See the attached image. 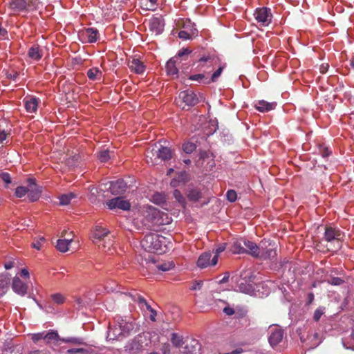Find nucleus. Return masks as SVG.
<instances>
[{
  "mask_svg": "<svg viewBox=\"0 0 354 354\" xmlns=\"http://www.w3.org/2000/svg\"><path fill=\"white\" fill-rule=\"evenodd\" d=\"M276 106V102H268L265 100H259L257 102H256L254 105L256 109H257L260 112L270 111L271 110L274 109Z\"/></svg>",
  "mask_w": 354,
  "mask_h": 354,
  "instance_id": "cd10ccee",
  "label": "nucleus"
},
{
  "mask_svg": "<svg viewBox=\"0 0 354 354\" xmlns=\"http://www.w3.org/2000/svg\"><path fill=\"white\" fill-rule=\"evenodd\" d=\"M87 76L90 80L98 81L102 79V73L97 67H93L88 70Z\"/></svg>",
  "mask_w": 354,
  "mask_h": 354,
  "instance_id": "473e14b6",
  "label": "nucleus"
},
{
  "mask_svg": "<svg viewBox=\"0 0 354 354\" xmlns=\"http://www.w3.org/2000/svg\"><path fill=\"white\" fill-rule=\"evenodd\" d=\"M45 241V238L44 236H41L39 237L38 239H37L36 241H35L32 244V246L37 249V250H40L41 249V244Z\"/></svg>",
  "mask_w": 354,
  "mask_h": 354,
  "instance_id": "5fc2aeb1",
  "label": "nucleus"
},
{
  "mask_svg": "<svg viewBox=\"0 0 354 354\" xmlns=\"http://www.w3.org/2000/svg\"><path fill=\"white\" fill-rule=\"evenodd\" d=\"M171 342L176 347H181L184 344H185L183 337L175 333L171 334Z\"/></svg>",
  "mask_w": 354,
  "mask_h": 354,
  "instance_id": "37998d69",
  "label": "nucleus"
},
{
  "mask_svg": "<svg viewBox=\"0 0 354 354\" xmlns=\"http://www.w3.org/2000/svg\"><path fill=\"white\" fill-rule=\"evenodd\" d=\"M224 67L219 66L218 68L212 75L211 78H209V80H206L207 83L215 82L217 81L218 78L221 76Z\"/></svg>",
  "mask_w": 354,
  "mask_h": 354,
  "instance_id": "de8ad7c7",
  "label": "nucleus"
},
{
  "mask_svg": "<svg viewBox=\"0 0 354 354\" xmlns=\"http://www.w3.org/2000/svg\"><path fill=\"white\" fill-rule=\"evenodd\" d=\"M0 177L5 183L10 184L11 183V177L10 174H8V172L1 173Z\"/></svg>",
  "mask_w": 354,
  "mask_h": 354,
  "instance_id": "13d9d810",
  "label": "nucleus"
},
{
  "mask_svg": "<svg viewBox=\"0 0 354 354\" xmlns=\"http://www.w3.org/2000/svg\"><path fill=\"white\" fill-rule=\"evenodd\" d=\"M127 295L131 297L133 301L138 304L140 308L143 312L148 311L149 309H151V306L147 302L145 299L136 292H131Z\"/></svg>",
  "mask_w": 354,
  "mask_h": 354,
  "instance_id": "6ab92c4d",
  "label": "nucleus"
},
{
  "mask_svg": "<svg viewBox=\"0 0 354 354\" xmlns=\"http://www.w3.org/2000/svg\"><path fill=\"white\" fill-rule=\"evenodd\" d=\"M75 198V195L72 192L63 194L59 197V203L62 205H67L70 203L71 201Z\"/></svg>",
  "mask_w": 354,
  "mask_h": 354,
  "instance_id": "c03bdc74",
  "label": "nucleus"
},
{
  "mask_svg": "<svg viewBox=\"0 0 354 354\" xmlns=\"http://www.w3.org/2000/svg\"><path fill=\"white\" fill-rule=\"evenodd\" d=\"M202 281H195L193 285L191 286L190 290H199L202 288L203 286Z\"/></svg>",
  "mask_w": 354,
  "mask_h": 354,
  "instance_id": "e2e57ef3",
  "label": "nucleus"
},
{
  "mask_svg": "<svg viewBox=\"0 0 354 354\" xmlns=\"http://www.w3.org/2000/svg\"><path fill=\"white\" fill-rule=\"evenodd\" d=\"M28 198L30 202L39 200L42 192V188L36 184L35 179L29 178L28 180Z\"/></svg>",
  "mask_w": 354,
  "mask_h": 354,
  "instance_id": "1a4fd4ad",
  "label": "nucleus"
},
{
  "mask_svg": "<svg viewBox=\"0 0 354 354\" xmlns=\"http://www.w3.org/2000/svg\"><path fill=\"white\" fill-rule=\"evenodd\" d=\"M62 337H59L57 330H50L44 333V341L46 344L50 343L52 341L61 342Z\"/></svg>",
  "mask_w": 354,
  "mask_h": 354,
  "instance_id": "72a5a7b5",
  "label": "nucleus"
},
{
  "mask_svg": "<svg viewBox=\"0 0 354 354\" xmlns=\"http://www.w3.org/2000/svg\"><path fill=\"white\" fill-rule=\"evenodd\" d=\"M128 66L131 71L136 74H142L145 71V66L138 59H129Z\"/></svg>",
  "mask_w": 354,
  "mask_h": 354,
  "instance_id": "5701e85b",
  "label": "nucleus"
},
{
  "mask_svg": "<svg viewBox=\"0 0 354 354\" xmlns=\"http://www.w3.org/2000/svg\"><path fill=\"white\" fill-rule=\"evenodd\" d=\"M86 352V350L82 348H71L67 351V354H75L79 353H84Z\"/></svg>",
  "mask_w": 354,
  "mask_h": 354,
  "instance_id": "0e129e2a",
  "label": "nucleus"
},
{
  "mask_svg": "<svg viewBox=\"0 0 354 354\" xmlns=\"http://www.w3.org/2000/svg\"><path fill=\"white\" fill-rule=\"evenodd\" d=\"M196 148V145L190 142H185L183 145V150L186 153H192L194 151H195Z\"/></svg>",
  "mask_w": 354,
  "mask_h": 354,
  "instance_id": "8fccbe9b",
  "label": "nucleus"
},
{
  "mask_svg": "<svg viewBox=\"0 0 354 354\" xmlns=\"http://www.w3.org/2000/svg\"><path fill=\"white\" fill-rule=\"evenodd\" d=\"M227 199L230 202H234L236 200V192L234 190H228L226 193Z\"/></svg>",
  "mask_w": 354,
  "mask_h": 354,
  "instance_id": "864d4df0",
  "label": "nucleus"
},
{
  "mask_svg": "<svg viewBox=\"0 0 354 354\" xmlns=\"http://www.w3.org/2000/svg\"><path fill=\"white\" fill-rule=\"evenodd\" d=\"M127 188V185L122 179L110 183L109 189L113 195L122 194L126 192Z\"/></svg>",
  "mask_w": 354,
  "mask_h": 354,
  "instance_id": "f3484780",
  "label": "nucleus"
},
{
  "mask_svg": "<svg viewBox=\"0 0 354 354\" xmlns=\"http://www.w3.org/2000/svg\"><path fill=\"white\" fill-rule=\"evenodd\" d=\"M123 333L121 328L118 326L117 316L115 317L114 321L110 324L107 330L106 339L108 341L120 340L124 339Z\"/></svg>",
  "mask_w": 354,
  "mask_h": 354,
  "instance_id": "0eeeda50",
  "label": "nucleus"
},
{
  "mask_svg": "<svg viewBox=\"0 0 354 354\" xmlns=\"http://www.w3.org/2000/svg\"><path fill=\"white\" fill-rule=\"evenodd\" d=\"M270 335L268 337V341L271 346H277L281 342L283 337V331L278 327L270 328Z\"/></svg>",
  "mask_w": 354,
  "mask_h": 354,
  "instance_id": "2eb2a0df",
  "label": "nucleus"
},
{
  "mask_svg": "<svg viewBox=\"0 0 354 354\" xmlns=\"http://www.w3.org/2000/svg\"><path fill=\"white\" fill-rule=\"evenodd\" d=\"M147 336L145 334H139L136 336L132 340L129 341L125 346V350L130 353H137L145 346L148 345H144V340H146Z\"/></svg>",
  "mask_w": 354,
  "mask_h": 354,
  "instance_id": "20e7f679",
  "label": "nucleus"
},
{
  "mask_svg": "<svg viewBox=\"0 0 354 354\" xmlns=\"http://www.w3.org/2000/svg\"><path fill=\"white\" fill-rule=\"evenodd\" d=\"M109 234V231L99 225H96L95 230L93 232V242L96 243V241L104 240V237Z\"/></svg>",
  "mask_w": 354,
  "mask_h": 354,
  "instance_id": "2f4dec72",
  "label": "nucleus"
},
{
  "mask_svg": "<svg viewBox=\"0 0 354 354\" xmlns=\"http://www.w3.org/2000/svg\"><path fill=\"white\" fill-rule=\"evenodd\" d=\"M10 283V275L8 273L0 274V297L8 291Z\"/></svg>",
  "mask_w": 354,
  "mask_h": 354,
  "instance_id": "a878e982",
  "label": "nucleus"
},
{
  "mask_svg": "<svg viewBox=\"0 0 354 354\" xmlns=\"http://www.w3.org/2000/svg\"><path fill=\"white\" fill-rule=\"evenodd\" d=\"M157 157L162 160H168L171 158L172 151L167 147L160 146L156 151Z\"/></svg>",
  "mask_w": 354,
  "mask_h": 354,
  "instance_id": "7c9ffc66",
  "label": "nucleus"
},
{
  "mask_svg": "<svg viewBox=\"0 0 354 354\" xmlns=\"http://www.w3.org/2000/svg\"><path fill=\"white\" fill-rule=\"evenodd\" d=\"M165 20L161 15L154 16L149 21V30L154 35H160L165 28Z\"/></svg>",
  "mask_w": 354,
  "mask_h": 354,
  "instance_id": "6e6552de",
  "label": "nucleus"
},
{
  "mask_svg": "<svg viewBox=\"0 0 354 354\" xmlns=\"http://www.w3.org/2000/svg\"><path fill=\"white\" fill-rule=\"evenodd\" d=\"M80 35L86 42L94 43L98 39L99 32L95 28H88L81 32Z\"/></svg>",
  "mask_w": 354,
  "mask_h": 354,
  "instance_id": "a211bd4d",
  "label": "nucleus"
},
{
  "mask_svg": "<svg viewBox=\"0 0 354 354\" xmlns=\"http://www.w3.org/2000/svg\"><path fill=\"white\" fill-rule=\"evenodd\" d=\"M106 205L110 209L118 208L122 210H129L131 205L128 201L123 199L121 197H116L113 199L109 200Z\"/></svg>",
  "mask_w": 354,
  "mask_h": 354,
  "instance_id": "ddd939ff",
  "label": "nucleus"
},
{
  "mask_svg": "<svg viewBox=\"0 0 354 354\" xmlns=\"http://www.w3.org/2000/svg\"><path fill=\"white\" fill-rule=\"evenodd\" d=\"M174 196L176 200L183 206L185 207L186 205V201L178 189L174 191Z\"/></svg>",
  "mask_w": 354,
  "mask_h": 354,
  "instance_id": "09e8293b",
  "label": "nucleus"
},
{
  "mask_svg": "<svg viewBox=\"0 0 354 354\" xmlns=\"http://www.w3.org/2000/svg\"><path fill=\"white\" fill-rule=\"evenodd\" d=\"M223 312L227 315H232L234 314V310L231 308V307H229V306H227V307H225L223 308Z\"/></svg>",
  "mask_w": 354,
  "mask_h": 354,
  "instance_id": "338daca9",
  "label": "nucleus"
},
{
  "mask_svg": "<svg viewBox=\"0 0 354 354\" xmlns=\"http://www.w3.org/2000/svg\"><path fill=\"white\" fill-rule=\"evenodd\" d=\"M189 80L192 81H197L200 83L208 84L205 81L209 80L208 77H206L203 74H196L192 75L189 77Z\"/></svg>",
  "mask_w": 354,
  "mask_h": 354,
  "instance_id": "49530a36",
  "label": "nucleus"
},
{
  "mask_svg": "<svg viewBox=\"0 0 354 354\" xmlns=\"http://www.w3.org/2000/svg\"><path fill=\"white\" fill-rule=\"evenodd\" d=\"M170 244L171 242L167 238L156 233L145 235L141 241V245L145 250L158 254L167 252Z\"/></svg>",
  "mask_w": 354,
  "mask_h": 354,
  "instance_id": "f257e3e1",
  "label": "nucleus"
},
{
  "mask_svg": "<svg viewBox=\"0 0 354 354\" xmlns=\"http://www.w3.org/2000/svg\"><path fill=\"white\" fill-rule=\"evenodd\" d=\"M31 7L37 8L34 3H27L25 0H10L9 2V8L14 12L28 11Z\"/></svg>",
  "mask_w": 354,
  "mask_h": 354,
  "instance_id": "9b49d317",
  "label": "nucleus"
},
{
  "mask_svg": "<svg viewBox=\"0 0 354 354\" xmlns=\"http://www.w3.org/2000/svg\"><path fill=\"white\" fill-rule=\"evenodd\" d=\"M249 281L243 280L239 282L238 288L240 290V292L248 294L250 295H257L256 294V287L254 283V276L253 274H250L248 276ZM260 287H263V284H259L257 286V288H259Z\"/></svg>",
  "mask_w": 354,
  "mask_h": 354,
  "instance_id": "423d86ee",
  "label": "nucleus"
},
{
  "mask_svg": "<svg viewBox=\"0 0 354 354\" xmlns=\"http://www.w3.org/2000/svg\"><path fill=\"white\" fill-rule=\"evenodd\" d=\"M144 215L146 219L150 221L153 225H154L155 219L159 215V209L151 206L147 205L144 207Z\"/></svg>",
  "mask_w": 354,
  "mask_h": 354,
  "instance_id": "393cba45",
  "label": "nucleus"
},
{
  "mask_svg": "<svg viewBox=\"0 0 354 354\" xmlns=\"http://www.w3.org/2000/svg\"><path fill=\"white\" fill-rule=\"evenodd\" d=\"M261 249L259 259L266 260L274 259L277 257L276 247L274 245H272L271 242L262 241Z\"/></svg>",
  "mask_w": 354,
  "mask_h": 354,
  "instance_id": "9d476101",
  "label": "nucleus"
},
{
  "mask_svg": "<svg viewBox=\"0 0 354 354\" xmlns=\"http://www.w3.org/2000/svg\"><path fill=\"white\" fill-rule=\"evenodd\" d=\"M151 201L157 205L161 206L167 211L170 209L167 203L166 195L164 193L156 192L153 194L151 196Z\"/></svg>",
  "mask_w": 354,
  "mask_h": 354,
  "instance_id": "412c9836",
  "label": "nucleus"
},
{
  "mask_svg": "<svg viewBox=\"0 0 354 354\" xmlns=\"http://www.w3.org/2000/svg\"><path fill=\"white\" fill-rule=\"evenodd\" d=\"M72 240V238L68 239H58L56 245L57 249L61 252H67Z\"/></svg>",
  "mask_w": 354,
  "mask_h": 354,
  "instance_id": "4c0bfd02",
  "label": "nucleus"
},
{
  "mask_svg": "<svg viewBox=\"0 0 354 354\" xmlns=\"http://www.w3.org/2000/svg\"><path fill=\"white\" fill-rule=\"evenodd\" d=\"M217 257H212L210 252H205L200 255L197 261V266L200 268H205L208 266H214L217 263Z\"/></svg>",
  "mask_w": 354,
  "mask_h": 354,
  "instance_id": "f8f14e48",
  "label": "nucleus"
},
{
  "mask_svg": "<svg viewBox=\"0 0 354 354\" xmlns=\"http://www.w3.org/2000/svg\"><path fill=\"white\" fill-rule=\"evenodd\" d=\"M248 240L240 239L233 242L231 250L234 254H245Z\"/></svg>",
  "mask_w": 354,
  "mask_h": 354,
  "instance_id": "4be33fe9",
  "label": "nucleus"
},
{
  "mask_svg": "<svg viewBox=\"0 0 354 354\" xmlns=\"http://www.w3.org/2000/svg\"><path fill=\"white\" fill-rule=\"evenodd\" d=\"M226 248V243H221L220 244L215 250H214V256H216L217 257V259H218V256L219 254L223 252Z\"/></svg>",
  "mask_w": 354,
  "mask_h": 354,
  "instance_id": "4d7b16f0",
  "label": "nucleus"
},
{
  "mask_svg": "<svg viewBox=\"0 0 354 354\" xmlns=\"http://www.w3.org/2000/svg\"><path fill=\"white\" fill-rule=\"evenodd\" d=\"M178 57L171 58L166 64V71L169 75H178V69L176 67Z\"/></svg>",
  "mask_w": 354,
  "mask_h": 354,
  "instance_id": "c85d7f7f",
  "label": "nucleus"
},
{
  "mask_svg": "<svg viewBox=\"0 0 354 354\" xmlns=\"http://www.w3.org/2000/svg\"><path fill=\"white\" fill-rule=\"evenodd\" d=\"M51 299L55 304L61 305L65 302L66 297L61 293H55L51 295Z\"/></svg>",
  "mask_w": 354,
  "mask_h": 354,
  "instance_id": "a18cd8bd",
  "label": "nucleus"
},
{
  "mask_svg": "<svg viewBox=\"0 0 354 354\" xmlns=\"http://www.w3.org/2000/svg\"><path fill=\"white\" fill-rule=\"evenodd\" d=\"M11 287L13 292L21 297L25 296L27 293V284L17 277H15L12 279Z\"/></svg>",
  "mask_w": 354,
  "mask_h": 354,
  "instance_id": "4468645a",
  "label": "nucleus"
},
{
  "mask_svg": "<svg viewBox=\"0 0 354 354\" xmlns=\"http://www.w3.org/2000/svg\"><path fill=\"white\" fill-rule=\"evenodd\" d=\"M328 283L333 286H339L344 283V280L340 277H333Z\"/></svg>",
  "mask_w": 354,
  "mask_h": 354,
  "instance_id": "bf43d9fd",
  "label": "nucleus"
},
{
  "mask_svg": "<svg viewBox=\"0 0 354 354\" xmlns=\"http://www.w3.org/2000/svg\"><path fill=\"white\" fill-rule=\"evenodd\" d=\"M28 186H19L16 188L15 194L18 198H22L28 193Z\"/></svg>",
  "mask_w": 354,
  "mask_h": 354,
  "instance_id": "603ef678",
  "label": "nucleus"
},
{
  "mask_svg": "<svg viewBox=\"0 0 354 354\" xmlns=\"http://www.w3.org/2000/svg\"><path fill=\"white\" fill-rule=\"evenodd\" d=\"M198 102V98L196 94L191 90L181 91L176 99V105L183 109L193 106Z\"/></svg>",
  "mask_w": 354,
  "mask_h": 354,
  "instance_id": "f03ea898",
  "label": "nucleus"
},
{
  "mask_svg": "<svg viewBox=\"0 0 354 354\" xmlns=\"http://www.w3.org/2000/svg\"><path fill=\"white\" fill-rule=\"evenodd\" d=\"M342 238L341 231L337 228L327 227L324 232V239L326 241L330 242L335 240H340Z\"/></svg>",
  "mask_w": 354,
  "mask_h": 354,
  "instance_id": "aec40b11",
  "label": "nucleus"
},
{
  "mask_svg": "<svg viewBox=\"0 0 354 354\" xmlns=\"http://www.w3.org/2000/svg\"><path fill=\"white\" fill-rule=\"evenodd\" d=\"M197 34L198 30L194 28L191 29L189 32L186 30H180L178 32V37L183 40L191 39L193 37L196 36Z\"/></svg>",
  "mask_w": 354,
  "mask_h": 354,
  "instance_id": "ea45409f",
  "label": "nucleus"
},
{
  "mask_svg": "<svg viewBox=\"0 0 354 354\" xmlns=\"http://www.w3.org/2000/svg\"><path fill=\"white\" fill-rule=\"evenodd\" d=\"M324 313V309L319 308L315 310L313 315V319L317 322L319 320L322 315Z\"/></svg>",
  "mask_w": 354,
  "mask_h": 354,
  "instance_id": "052dcab7",
  "label": "nucleus"
},
{
  "mask_svg": "<svg viewBox=\"0 0 354 354\" xmlns=\"http://www.w3.org/2000/svg\"><path fill=\"white\" fill-rule=\"evenodd\" d=\"M158 214L159 215L155 219V225H164L170 224L171 223L172 218L167 213L160 212L159 210Z\"/></svg>",
  "mask_w": 354,
  "mask_h": 354,
  "instance_id": "c756f323",
  "label": "nucleus"
},
{
  "mask_svg": "<svg viewBox=\"0 0 354 354\" xmlns=\"http://www.w3.org/2000/svg\"><path fill=\"white\" fill-rule=\"evenodd\" d=\"M97 157L100 162H106L110 159V151L109 150H103L98 153Z\"/></svg>",
  "mask_w": 354,
  "mask_h": 354,
  "instance_id": "3c124183",
  "label": "nucleus"
},
{
  "mask_svg": "<svg viewBox=\"0 0 354 354\" xmlns=\"http://www.w3.org/2000/svg\"><path fill=\"white\" fill-rule=\"evenodd\" d=\"M191 51L188 48H183L178 51L175 57H178V60L180 58L187 57Z\"/></svg>",
  "mask_w": 354,
  "mask_h": 354,
  "instance_id": "6e6d98bb",
  "label": "nucleus"
},
{
  "mask_svg": "<svg viewBox=\"0 0 354 354\" xmlns=\"http://www.w3.org/2000/svg\"><path fill=\"white\" fill-rule=\"evenodd\" d=\"M320 153L322 158H326L330 155L331 151L328 148H324L321 150Z\"/></svg>",
  "mask_w": 354,
  "mask_h": 354,
  "instance_id": "69168bd1",
  "label": "nucleus"
},
{
  "mask_svg": "<svg viewBox=\"0 0 354 354\" xmlns=\"http://www.w3.org/2000/svg\"><path fill=\"white\" fill-rule=\"evenodd\" d=\"M247 248H246V252L245 254H248L253 257L259 258V254L261 251V243L260 244V246H258L255 243L248 240L247 242Z\"/></svg>",
  "mask_w": 354,
  "mask_h": 354,
  "instance_id": "bb28decb",
  "label": "nucleus"
},
{
  "mask_svg": "<svg viewBox=\"0 0 354 354\" xmlns=\"http://www.w3.org/2000/svg\"><path fill=\"white\" fill-rule=\"evenodd\" d=\"M201 348L198 340L195 339H186L183 352L185 354H200Z\"/></svg>",
  "mask_w": 354,
  "mask_h": 354,
  "instance_id": "dca6fc26",
  "label": "nucleus"
},
{
  "mask_svg": "<svg viewBox=\"0 0 354 354\" xmlns=\"http://www.w3.org/2000/svg\"><path fill=\"white\" fill-rule=\"evenodd\" d=\"M61 342L64 343H70L75 345L84 344V339L78 337H62Z\"/></svg>",
  "mask_w": 354,
  "mask_h": 354,
  "instance_id": "a19ab883",
  "label": "nucleus"
},
{
  "mask_svg": "<svg viewBox=\"0 0 354 354\" xmlns=\"http://www.w3.org/2000/svg\"><path fill=\"white\" fill-rule=\"evenodd\" d=\"M103 241V243L101 245H99V247L101 248L104 252L112 254V250H115V249L112 248L113 246V240L110 237H108L106 239Z\"/></svg>",
  "mask_w": 354,
  "mask_h": 354,
  "instance_id": "58836bf2",
  "label": "nucleus"
},
{
  "mask_svg": "<svg viewBox=\"0 0 354 354\" xmlns=\"http://www.w3.org/2000/svg\"><path fill=\"white\" fill-rule=\"evenodd\" d=\"M44 333L45 332L35 333L32 336V339L34 342H37L38 341L41 339L44 340Z\"/></svg>",
  "mask_w": 354,
  "mask_h": 354,
  "instance_id": "680f3d73",
  "label": "nucleus"
},
{
  "mask_svg": "<svg viewBox=\"0 0 354 354\" xmlns=\"http://www.w3.org/2000/svg\"><path fill=\"white\" fill-rule=\"evenodd\" d=\"M117 323L122 331L123 337H127L131 333H136L139 330L140 325L133 318L122 317L117 316Z\"/></svg>",
  "mask_w": 354,
  "mask_h": 354,
  "instance_id": "7ed1b4c3",
  "label": "nucleus"
},
{
  "mask_svg": "<svg viewBox=\"0 0 354 354\" xmlns=\"http://www.w3.org/2000/svg\"><path fill=\"white\" fill-rule=\"evenodd\" d=\"M140 7L146 10H155L157 6V0H139Z\"/></svg>",
  "mask_w": 354,
  "mask_h": 354,
  "instance_id": "e433bc0d",
  "label": "nucleus"
},
{
  "mask_svg": "<svg viewBox=\"0 0 354 354\" xmlns=\"http://www.w3.org/2000/svg\"><path fill=\"white\" fill-rule=\"evenodd\" d=\"M28 57L35 61H39L42 57V53L39 49V46H33L30 48L28 50Z\"/></svg>",
  "mask_w": 354,
  "mask_h": 354,
  "instance_id": "f704fd0d",
  "label": "nucleus"
},
{
  "mask_svg": "<svg viewBox=\"0 0 354 354\" xmlns=\"http://www.w3.org/2000/svg\"><path fill=\"white\" fill-rule=\"evenodd\" d=\"M158 270L167 272L172 270L175 267V264L172 261L162 262L157 265Z\"/></svg>",
  "mask_w": 354,
  "mask_h": 354,
  "instance_id": "79ce46f5",
  "label": "nucleus"
},
{
  "mask_svg": "<svg viewBox=\"0 0 354 354\" xmlns=\"http://www.w3.org/2000/svg\"><path fill=\"white\" fill-rule=\"evenodd\" d=\"M187 196L190 201L197 202L201 197V192L197 188H191L188 190Z\"/></svg>",
  "mask_w": 354,
  "mask_h": 354,
  "instance_id": "c9c22d12",
  "label": "nucleus"
},
{
  "mask_svg": "<svg viewBox=\"0 0 354 354\" xmlns=\"http://www.w3.org/2000/svg\"><path fill=\"white\" fill-rule=\"evenodd\" d=\"M39 99L36 97H26L24 99L26 110L28 113H35L37 110Z\"/></svg>",
  "mask_w": 354,
  "mask_h": 354,
  "instance_id": "b1692460",
  "label": "nucleus"
},
{
  "mask_svg": "<svg viewBox=\"0 0 354 354\" xmlns=\"http://www.w3.org/2000/svg\"><path fill=\"white\" fill-rule=\"evenodd\" d=\"M254 17L261 26H268L272 21V15L270 8L262 7L257 8Z\"/></svg>",
  "mask_w": 354,
  "mask_h": 354,
  "instance_id": "39448f33",
  "label": "nucleus"
},
{
  "mask_svg": "<svg viewBox=\"0 0 354 354\" xmlns=\"http://www.w3.org/2000/svg\"><path fill=\"white\" fill-rule=\"evenodd\" d=\"M148 311L150 312V315H149V318L152 321V322H155L156 321V311L151 308V309H149Z\"/></svg>",
  "mask_w": 354,
  "mask_h": 354,
  "instance_id": "774afa93",
  "label": "nucleus"
}]
</instances>
